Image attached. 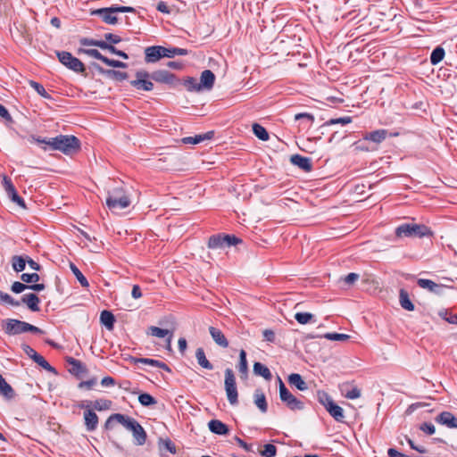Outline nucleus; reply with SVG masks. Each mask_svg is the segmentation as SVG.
<instances>
[{
  "instance_id": "nucleus-1",
  "label": "nucleus",
  "mask_w": 457,
  "mask_h": 457,
  "mask_svg": "<svg viewBox=\"0 0 457 457\" xmlns=\"http://www.w3.org/2000/svg\"><path fill=\"white\" fill-rule=\"evenodd\" d=\"M131 204V196L123 187H115L108 193L106 205L112 212L123 210Z\"/></svg>"
},
{
  "instance_id": "nucleus-2",
  "label": "nucleus",
  "mask_w": 457,
  "mask_h": 457,
  "mask_svg": "<svg viewBox=\"0 0 457 457\" xmlns=\"http://www.w3.org/2000/svg\"><path fill=\"white\" fill-rule=\"evenodd\" d=\"M47 145L54 150H59L65 154L77 153L80 148L79 139L74 136H59L48 140Z\"/></svg>"
},
{
  "instance_id": "nucleus-3",
  "label": "nucleus",
  "mask_w": 457,
  "mask_h": 457,
  "mask_svg": "<svg viewBox=\"0 0 457 457\" xmlns=\"http://www.w3.org/2000/svg\"><path fill=\"white\" fill-rule=\"evenodd\" d=\"M134 8L129 6H112L108 8H100L93 10L91 14L98 15L107 24H116L118 21L117 14L120 12H132Z\"/></svg>"
},
{
  "instance_id": "nucleus-4",
  "label": "nucleus",
  "mask_w": 457,
  "mask_h": 457,
  "mask_svg": "<svg viewBox=\"0 0 457 457\" xmlns=\"http://www.w3.org/2000/svg\"><path fill=\"white\" fill-rule=\"evenodd\" d=\"M428 233L427 227L416 223L403 224L396 228L395 235L399 238L422 237Z\"/></svg>"
},
{
  "instance_id": "nucleus-5",
  "label": "nucleus",
  "mask_w": 457,
  "mask_h": 457,
  "mask_svg": "<svg viewBox=\"0 0 457 457\" xmlns=\"http://www.w3.org/2000/svg\"><path fill=\"white\" fill-rule=\"evenodd\" d=\"M224 386L227 398L231 405L237 404L238 393L236 386V378L230 369L225 370Z\"/></svg>"
},
{
  "instance_id": "nucleus-6",
  "label": "nucleus",
  "mask_w": 457,
  "mask_h": 457,
  "mask_svg": "<svg viewBox=\"0 0 457 457\" xmlns=\"http://www.w3.org/2000/svg\"><path fill=\"white\" fill-rule=\"evenodd\" d=\"M57 56L60 62L68 69L78 73L83 72L85 71L83 62L78 58L74 57L71 53L64 51L59 52L57 53Z\"/></svg>"
},
{
  "instance_id": "nucleus-7",
  "label": "nucleus",
  "mask_w": 457,
  "mask_h": 457,
  "mask_svg": "<svg viewBox=\"0 0 457 457\" xmlns=\"http://www.w3.org/2000/svg\"><path fill=\"white\" fill-rule=\"evenodd\" d=\"M26 323L16 319H5L1 321V327L6 335L16 336L26 333Z\"/></svg>"
},
{
  "instance_id": "nucleus-8",
  "label": "nucleus",
  "mask_w": 457,
  "mask_h": 457,
  "mask_svg": "<svg viewBox=\"0 0 457 457\" xmlns=\"http://www.w3.org/2000/svg\"><path fill=\"white\" fill-rule=\"evenodd\" d=\"M135 79L131 80L130 85L137 90L152 91L154 84L150 80L151 75L145 71H137Z\"/></svg>"
},
{
  "instance_id": "nucleus-9",
  "label": "nucleus",
  "mask_w": 457,
  "mask_h": 457,
  "mask_svg": "<svg viewBox=\"0 0 457 457\" xmlns=\"http://www.w3.org/2000/svg\"><path fill=\"white\" fill-rule=\"evenodd\" d=\"M145 61L147 62H155L162 57L172 58L171 48H165L160 46H149L145 50Z\"/></svg>"
},
{
  "instance_id": "nucleus-10",
  "label": "nucleus",
  "mask_w": 457,
  "mask_h": 457,
  "mask_svg": "<svg viewBox=\"0 0 457 457\" xmlns=\"http://www.w3.org/2000/svg\"><path fill=\"white\" fill-rule=\"evenodd\" d=\"M279 384V397L280 400L285 403L290 409L292 410H301L303 409V403L297 400L286 387L285 384L278 378Z\"/></svg>"
},
{
  "instance_id": "nucleus-11",
  "label": "nucleus",
  "mask_w": 457,
  "mask_h": 457,
  "mask_svg": "<svg viewBox=\"0 0 457 457\" xmlns=\"http://www.w3.org/2000/svg\"><path fill=\"white\" fill-rule=\"evenodd\" d=\"M146 335L152 336V337H154L157 338L164 339L166 350L169 352L172 351V347H171V341L173 338L172 331H170L169 329H165V328H161L156 326H151L147 328Z\"/></svg>"
},
{
  "instance_id": "nucleus-12",
  "label": "nucleus",
  "mask_w": 457,
  "mask_h": 457,
  "mask_svg": "<svg viewBox=\"0 0 457 457\" xmlns=\"http://www.w3.org/2000/svg\"><path fill=\"white\" fill-rule=\"evenodd\" d=\"M3 185H4V190L7 194V195L9 196V198L13 203H15L18 206H20L21 209L25 210L26 204H25L24 201L22 200V198H21L19 196L12 181L5 175L3 176Z\"/></svg>"
},
{
  "instance_id": "nucleus-13",
  "label": "nucleus",
  "mask_w": 457,
  "mask_h": 457,
  "mask_svg": "<svg viewBox=\"0 0 457 457\" xmlns=\"http://www.w3.org/2000/svg\"><path fill=\"white\" fill-rule=\"evenodd\" d=\"M240 241L239 238L235 236H224V237H213L209 240V247H222L223 245H237Z\"/></svg>"
},
{
  "instance_id": "nucleus-14",
  "label": "nucleus",
  "mask_w": 457,
  "mask_h": 457,
  "mask_svg": "<svg viewBox=\"0 0 457 457\" xmlns=\"http://www.w3.org/2000/svg\"><path fill=\"white\" fill-rule=\"evenodd\" d=\"M151 78L159 83L168 84V85H175L177 80L176 77L164 70L155 71L151 74Z\"/></svg>"
},
{
  "instance_id": "nucleus-15",
  "label": "nucleus",
  "mask_w": 457,
  "mask_h": 457,
  "mask_svg": "<svg viewBox=\"0 0 457 457\" xmlns=\"http://www.w3.org/2000/svg\"><path fill=\"white\" fill-rule=\"evenodd\" d=\"M215 81V75L210 70H205L201 73L199 79V86L201 91H209L213 87Z\"/></svg>"
},
{
  "instance_id": "nucleus-16",
  "label": "nucleus",
  "mask_w": 457,
  "mask_h": 457,
  "mask_svg": "<svg viewBox=\"0 0 457 457\" xmlns=\"http://www.w3.org/2000/svg\"><path fill=\"white\" fill-rule=\"evenodd\" d=\"M114 421L121 424L128 430H132L134 425L137 422V420L132 419V418H129V417H127L125 415L117 413V414H113V415L109 417V419L107 420L106 425L109 426V425H111Z\"/></svg>"
},
{
  "instance_id": "nucleus-17",
  "label": "nucleus",
  "mask_w": 457,
  "mask_h": 457,
  "mask_svg": "<svg viewBox=\"0 0 457 457\" xmlns=\"http://www.w3.org/2000/svg\"><path fill=\"white\" fill-rule=\"evenodd\" d=\"M436 422L449 428H457V417L450 411H443L435 419Z\"/></svg>"
},
{
  "instance_id": "nucleus-18",
  "label": "nucleus",
  "mask_w": 457,
  "mask_h": 457,
  "mask_svg": "<svg viewBox=\"0 0 457 457\" xmlns=\"http://www.w3.org/2000/svg\"><path fill=\"white\" fill-rule=\"evenodd\" d=\"M80 408L86 409V411L84 413V420L85 425L87 427V430H94L96 429L97 424H98V417L97 415L89 408L88 405L85 406L83 404L79 405Z\"/></svg>"
},
{
  "instance_id": "nucleus-19",
  "label": "nucleus",
  "mask_w": 457,
  "mask_h": 457,
  "mask_svg": "<svg viewBox=\"0 0 457 457\" xmlns=\"http://www.w3.org/2000/svg\"><path fill=\"white\" fill-rule=\"evenodd\" d=\"M443 281L430 280V292L442 295L448 288H453V279L448 278H442Z\"/></svg>"
},
{
  "instance_id": "nucleus-20",
  "label": "nucleus",
  "mask_w": 457,
  "mask_h": 457,
  "mask_svg": "<svg viewBox=\"0 0 457 457\" xmlns=\"http://www.w3.org/2000/svg\"><path fill=\"white\" fill-rule=\"evenodd\" d=\"M209 333L212 340L220 347L227 348L228 346V341L227 340L223 332L215 327H209Z\"/></svg>"
},
{
  "instance_id": "nucleus-21",
  "label": "nucleus",
  "mask_w": 457,
  "mask_h": 457,
  "mask_svg": "<svg viewBox=\"0 0 457 457\" xmlns=\"http://www.w3.org/2000/svg\"><path fill=\"white\" fill-rule=\"evenodd\" d=\"M94 68L96 69V71L98 73L104 75L112 79L124 80L128 78V75L126 72H121V71H113V70H104L97 64H95Z\"/></svg>"
},
{
  "instance_id": "nucleus-22",
  "label": "nucleus",
  "mask_w": 457,
  "mask_h": 457,
  "mask_svg": "<svg viewBox=\"0 0 457 457\" xmlns=\"http://www.w3.org/2000/svg\"><path fill=\"white\" fill-rule=\"evenodd\" d=\"M155 8L159 12L169 15H176L181 11L180 6L170 4V2H157Z\"/></svg>"
},
{
  "instance_id": "nucleus-23",
  "label": "nucleus",
  "mask_w": 457,
  "mask_h": 457,
  "mask_svg": "<svg viewBox=\"0 0 457 457\" xmlns=\"http://www.w3.org/2000/svg\"><path fill=\"white\" fill-rule=\"evenodd\" d=\"M290 161L294 165L301 168L305 171H310L312 170L311 160L307 157H303L299 154H295L291 156Z\"/></svg>"
},
{
  "instance_id": "nucleus-24",
  "label": "nucleus",
  "mask_w": 457,
  "mask_h": 457,
  "mask_svg": "<svg viewBox=\"0 0 457 457\" xmlns=\"http://www.w3.org/2000/svg\"><path fill=\"white\" fill-rule=\"evenodd\" d=\"M27 288L32 289L34 291H42L45 289V285L44 284H34V285H30V286H26L25 284H23L21 282H18V281L12 283V291L14 292L15 294H20Z\"/></svg>"
},
{
  "instance_id": "nucleus-25",
  "label": "nucleus",
  "mask_w": 457,
  "mask_h": 457,
  "mask_svg": "<svg viewBox=\"0 0 457 457\" xmlns=\"http://www.w3.org/2000/svg\"><path fill=\"white\" fill-rule=\"evenodd\" d=\"M133 436L138 445H142L145 443L146 434L143 427L137 421L132 430Z\"/></svg>"
},
{
  "instance_id": "nucleus-26",
  "label": "nucleus",
  "mask_w": 457,
  "mask_h": 457,
  "mask_svg": "<svg viewBox=\"0 0 457 457\" xmlns=\"http://www.w3.org/2000/svg\"><path fill=\"white\" fill-rule=\"evenodd\" d=\"M213 137V132L212 131H209L205 134H203V135H196L195 137H184L181 139V142L183 144H193V145H196V144H199L204 140H208V139H211L212 137Z\"/></svg>"
},
{
  "instance_id": "nucleus-27",
  "label": "nucleus",
  "mask_w": 457,
  "mask_h": 457,
  "mask_svg": "<svg viewBox=\"0 0 457 457\" xmlns=\"http://www.w3.org/2000/svg\"><path fill=\"white\" fill-rule=\"evenodd\" d=\"M209 429L217 435H225L228 433L227 426L218 420H212L208 423Z\"/></svg>"
},
{
  "instance_id": "nucleus-28",
  "label": "nucleus",
  "mask_w": 457,
  "mask_h": 457,
  "mask_svg": "<svg viewBox=\"0 0 457 457\" xmlns=\"http://www.w3.org/2000/svg\"><path fill=\"white\" fill-rule=\"evenodd\" d=\"M22 303H26L27 306L33 312L39 310L38 303L39 298L35 294L25 295L21 298Z\"/></svg>"
},
{
  "instance_id": "nucleus-29",
  "label": "nucleus",
  "mask_w": 457,
  "mask_h": 457,
  "mask_svg": "<svg viewBox=\"0 0 457 457\" xmlns=\"http://www.w3.org/2000/svg\"><path fill=\"white\" fill-rule=\"evenodd\" d=\"M399 302L401 306L407 311H413L414 305L411 303L407 291L402 288L399 292Z\"/></svg>"
},
{
  "instance_id": "nucleus-30",
  "label": "nucleus",
  "mask_w": 457,
  "mask_h": 457,
  "mask_svg": "<svg viewBox=\"0 0 457 457\" xmlns=\"http://www.w3.org/2000/svg\"><path fill=\"white\" fill-rule=\"evenodd\" d=\"M253 397L255 405L262 412L265 413L268 410V404L264 394L260 390H256Z\"/></svg>"
},
{
  "instance_id": "nucleus-31",
  "label": "nucleus",
  "mask_w": 457,
  "mask_h": 457,
  "mask_svg": "<svg viewBox=\"0 0 457 457\" xmlns=\"http://www.w3.org/2000/svg\"><path fill=\"white\" fill-rule=\"evenodd\" d=\"M288 382L292 386H295L300 391H305L307 389L306 383L304 382L303 378L297 373H293L289 375Z\"/></svg>"
},
{
  "instance_id": "nucleus-32",
  "label": "nucleus",
  "mask_w": 457,
  "mask_h": 457,
  "mask_svg": "<svg viewBox=\"0 0 457 457\" xmlns=\"http://www.w3.org/2000/svg\"><path fill=\"white\" fill-rule=\"evenodd\" d=\"M386 137V131L384 129L375 130L364 136L365 140H370L374 143H381Z\"/></svg>"
},
{
  "instance_id": "nucleus-33",
  "label": "nucleus",
  "mask_w": 457,
  "mask_h": 457,
  "mask_svg": "<svg viewBox=\"0 0 457 457\" xmlns=\"http://www.w3.org/2000/svg\"><path fill=\"white\" fill-rule=\"evenodd\" d=\"M100 321L107 329L112 330L113 328L115 319L111 312L103 311L100 315Z\"/></svg>"
},
{
  "instance_id": "nucleus-34",
  "label": "nucleus",
  "mask_w": 457,
  "mask_h": 457,
  "mask_svg": "<svg viewBox=\"0 0 457 457\" xmlns=\"http://www.w3.org/2000/svg\"><path fill=\"white\" fill-rule=\"evenodd\" d=\"M0 394L7 398L12 399L14 396V391L12 387L5 381V379L0 374Z\"/></svg>"
},
{
  "instance_id": "nucleus-35",
  "label": "nucleus",
  "mask_w": 457,
  "mask_h": 457,
  "mask_svg": "<svg viewBox=\"0 0 457 457\" xmlns=\"http://www.w3.org/2000/svg\"><path fill=\"white\" fill-rule=\"evenodd\" d=\"M195 357L197 360L198 364L206 369V370H212V365L210 363V361L207 360L203 348H197L195 351Z\"/></svg>"
},
{
  "instance_id": "nucleus-36",
  "label": "nucleus",
  "mask_w": 457,
  "mask_h": 457,
  "mask_svg": "<svg viewBox=\"0 0 457 457\" xmlns=\"http://www.w3.org/2000/svg\"><path fill=\"white\" fill-rule=\"evenodd\" d=\"M445 52L442 46L436 47L430 54V62L434 65L438 64L445 58Z\"/></svg>"
},
{
  "instance_id": "nucleus-37",
  "label": "nucleus",
  "mask_w": 457,
  "mask_h": 457,
  "mask_svg": "<svg viewBox=\"0 0 457 457\" xmlns=\"http://www.w3.org/2000/svg\"><path fill=\"white\" fill-rule=\"evenodd\" d=\"M253 372L254 374L262 376L267 380L271 378V373L270 370L260 362H255L253 364Z\"/></svg>"
},
{
  "instance_id": "nucleus-38",
  "label": "nucleus",
  "mask_w": 457,
  "mask_h": 457,
  "mask_svg": "<svg viewBox=\"0 0 457 457\" xmlns=\"http://www.w3.org/2000/svg\"><path fill=\"white\" fill-rule=\"evenodd\" d=\"M253 132L262 141L269 140V133L266 129L258 123L253 125Z\"/></svg>"
},
{
  "instance_id": "nucleus-39",
  "label": "nucleus",
  "mask_w": 457,
  "mask_h": 457,
  "mask_svg": "<svg viewBox=\"0 0 457 457\" xmlns=\"http://www.w3.org/2000/svg\"><path fill=\"white\" fill-rule=\"evenodd\" d=\"M327 411L337 420V421H343L345 416H344V411L343 409L337 405V403L332 404L330 408L327 410Z\"/></svg>"
},
{
  "instance_id": "nucleus-40",
  "label": "nucleus",
  "mask_w": 457,
  "mask_h": 457,
  "mask_svg": "<svg viewBox=\"0 0 457 457\" xmlns=\"http://www.w3.org/2000/svg\"><path fill=\"white\" fill-rule=\"evenodd\" d=\"M158 445H159V448L161 450L162 449H166L167 451H169L172 454H175L176 452H177L175 445L168 437L159 438Z\"/></svg>"
},
{
  "instance_id": "nucleus-41",
  "label": "nucleus",
  "mask_w": 457,
  "mask_h": 457,
  "mask_svg": "<svg viewBox=\"0 0 457 457\" xmlns=\"http://www.w3.org/2000/svg\"><path fill=\"white\" fill-rule=\"evenodd\" d=\"M184 86L189 92H201L199 82L193 77H188L184 80Z\"/></svg>"
},
{
  "instance_id": "nucleus-42",
  "label": "nucleus",
  "mask_w": 457,
  "mask_h": 457,
  "mask_svg": "<svg viewBox=\"0 0 457 457\" xmlns=\"http://www.w3.org/2000/svg\"><path fill=\"white\" fill-rule=\"evenodd\" d=\"M318 398L320 403L325 407L326 410L330 408L332 404L335 403L331 396L324 391L318 392Z\"/></svg>"
},
{
  "instance_id": "nucleus-43",
  "label": "nucleus",
  "mask_w": 457,
  "mask_h": 457,
  "mask_svg": "<svg viewBox=\"0 0 457 457\" xmlns=\"http://www.w3.org/2000/svg\"><path fill=\"white\" fill-rule=\"evenodd\" d=\"M70 268H71L72 273L74 274V276L76 277V278L78 279V281L80 283V285L83 287H88V286H89L88 281L85 278V276L81 273V271L73 263L70 264Z\"/></svg>"
},
{
  "instance_id": "nucleus-44",
  "label": "nucleus",
  "mask_w": 457,
  "mask_h": 457,
  "mask_svg": "<svg viewBox=\"0 0 457 457\" xmlns=\"http://www.w3.org/2000/svg\"><path fill=\"white\" fill-rule=\"evenodd\" d=\"M27 261L22 256H13L12 259V268L15 271L20 272L25 269Z\"/></svg>"
},
{
  "instance_id": "nucleus-45",
  "label": "nucleus",
  "mask_w": 457,
  "mask_h": 457,
  "mask_svg": "<svg viewBox=\"0 0 457 457\" xmlns=\"http://www.w3.org/2000/svg\"><path fill=\"white\" fill-rule=\"evenodd\" d=\"M239 371L246 376L248 372L247 360H246V353L245 350H241L239 353V364H238Z\"/></svg>"
},
{
  "instance_id": "nucleus-46",
  "label": "nucleus",
  "mask_w": 457,
  "mask_h": 457,
  "mask_svg": "<svg viewBox=\"0 0 457 457\" xmlns=\"http://www.w3.org/2000/svg\"><path fill=\"white\" fill-rule=\"evenodd\" d=\"M112 402L107 399H98L92 403V407L96 411H105L111 408Z\"/></svg>"
},
{
  "instance_id": "nucleus-47",
  "label": "nucleus",
  "mask_w": 457,
  "mask_h": 457,
  "mask_svg": "<svg viewBox=\"0 0 457 457\" xmlns=\"http://www.w3.org/2000/svg\"><path fill=\"white\" fill-rule=\"evenodd\" d=\"M78 53L79 54H86V55H88V56H91L95 59H97V60H100V61H103L104 59V55L96 49H87V48H79L78 50Z\"/></svg>"
},
{
  "instance_id": "nucleus-48",
  "label": "nucleus",
  "mask_w": 457,
  "mask_h": 457,
  "mask_svg": "<svg viewBox=\"0 0 457 457\" xmlns=\"http://www.w3.org/2000/svg\"><path fill=\"white\" fill-rule=\"evenodd\" d=\"M295 318L298 323L305 325L312 320L313 315L310 312H297L295 313Z\"/></svg>"
},
{
  "instance_id": "nucleus-49",
  "label": "nucleus",
  "mask_w": 457,
  "mask_h": 457,
  "mask_svg": "<svg viewBox=\"0 0 457 457\" xmlns=\"http://www.w3.org/2000/svg\"><path fill=\"white\" fill-rule=\"evenodd\" d=\"M140 363L158 367L164 370L170 371V368L164 362L159 361L157 360L143 358V361H140Z\"/></svg>"
},
{
  "instance_id": "nucleus-50",
  "label": "nucleus",
  "mask_w": 457,
  "mask_h": 457,
  "mask_svg": "<svg viewBox=\"0 0 457 457\" xmlns=\"http://www.w3.org/2000/svg\"><path fill=\"white\" fill-rule=\"evenodd\" d=\"M139 403L144 406H150L156 403V400L149 394L144 393L138 396Z\"/></svg>"
},
{
  "instance_id": "nucleus-51",
  "label": "nucleus",
  "mask_w": 457,
  "mask_h": 457,
  "mask_svg": "<svg viewBox=\"0 0 457 457\" xmlns=\"http://www.w3.org/2000/svg\"><path fill=\"white\" fill-rule=\"evenodd\" d=\"M32 360L35 362H37L39 366H41L44 370L48 371H54V369L40 354L37 353Z\"/></svg>"
},
{
  "instance_id": "nucleus-52",
  "label": "nucleus",
  "mask_w": 457,
  "mask_h": 457,
  "mask_svg": "<svg viewBox=\"0 0 457 457\" xmlns=\"http://www.w3.org/2000/svg\"><path fill=\"white\" fill-rule=\"evenodd\" d=\"M21 278L24 283L34 285V284H37V282L39 280L40 278L37 273H31V274L23 273L21 276Z\"/></svg>"
},
{
  "instance_id": "nucleus-53",
  "label": "nucleus",
  "mask_w": 457,
  "mask_h": 457,
  "mask_svg": "<svg viewBox=\"0 0 457 457\" xmlns=\"http://www.w3.org/2000/svg\"><path fill=\"white\" fill-rule=\"evenodd\" d=\"M0 303L11 306H18L19 303L15 301L10 295L0 291Z\"/></svg>"
},
{
  "instance_id": "nucleus-54",
  "label": "nucleus",
  "mask_w": 457,
  "mask_h": 457,
  "mask_svg": "<svg viewBox=\"0 0 457 457\" xmlns=\"http://www.w3.org/2000/svg\"><path fill=\"white\" fill-rule=\"evenodd\" d=\"M276 453L277 448L271 444L265 445L264 449L261 452L262 457H275Z\"/></svg>"
},
{
  "instance_id": "nucleus-55",
  "label": "nucleus",
  "mask_w": 457,
  "mask_h": 457,
  "mask_svg": "<svg viewBox=\"0 0 457 457\" xmlns=\"http://www.w3.org/2000/svg\"><path fill=\"white\" fill-rule=\"evenodd\" d=\"M29 85L32 88H34L37 93L38 95H40L41 96L45 97V98H48L49 97V95L47 94V92L46 91V89L44 88V87L42 85H40L39 83L34 81V80H30L29 81Z\"/></svg>"
},
{
  "instance_id": "nucleus-56",
  "label": "nucleus",
  "mask_w": 457,
  "mask_h": 457,
  "mask_svg": "<svg viewBox=\"0 0 457 457\" xmlns=\"http://www.w3.org/2000/svg\"><path fill=\"white\" fill-rule=\"evenodd\" d=\"M325 338L332 341H345L347 340L350 337L346 334L340 333H327L324 336Z\"/></svg>"
},
{
  "instance_id": "nucleus-57",
  "label": "nucleus",
  "mask_w": 457,
  "mask_h": 457,
  "mask_svg": "<svg viewBox=\"0 0 457 457\" xmlns=\"http://www.w3.org/2000/svg\"><path fill=\"white\" fill-rule=\"evenodd\" d=\"M104 63H105L108 66L113 67V68H127V64L125 62L116 61V60H111L107 57H104L103 61Z\"/></svg>"
},
{
  "instance_id": "nucleus-58",
  "label": "nucleus",
  "mask_w": 457,
  "mask_h": 457,
  "mask_svg": "<svg viewBox=\"0 0 457 457\" xmlns=\"http://www.w3.org/2000/svg\"><path fill=\"white\" fill-rule=\"evenodd\" d=\"M79 43L83 46H98V47H100V45L103 44V40H94V39L84 37L79 40Z\"/></svg>"
},
{
  "instance_id": "nucleus-59",
  "label": "nucleus",
  "mask_w": 457,
  "mask_h": 457,
  "mask_svg": "<svg viewBox=\"0 0 457 457\" xmlns=\"http://www.w3.org/2000/svg\"><path fill=\"white\" fill-rule=\"evenodd\" d=\"M352 122V118L349 116L338 118V119H331L326 124L327 125H335V124H349Z\"/></svg>"
},
{
  "instance_id": "nucleus-60",
  "label": "nucleus",
  "mask_w": 457,
  "mask_h": 457,
  "mask_svg": "<svg viewBox=\"0 0 457 457\" xmlns=\"http://www.w3.org/2000/svg\"><path fill=\"white\" fill-rule=\"evenodd\" d=\"M262 336L265 341L269 343H274L276 339V334L272 329H264L262 331Z\"/></svg>"
},
{
  "instance_id": "nucleus-61",
  "label": "nucleus",
  "mask_w": 457,
  "mask_h": 457,
  "mask_svg": "<svg viewBox=\"0 0 457 457\" xmlns=\"http://www.w3.org/2000/svg\"><path fill=\"white\" fill-rule=\"evenodd\" d=\"M361 390L358 387H353L346 393L345 397L353 400L361 397Z\"/></svg>"
},
{
  "instance_id": "nucleus-62",
  "label": "nucleus",
  "mask_w": 457,
  "mask_h": 457,
  "mask_svg": "<svg viewBox=\"0 0 457 457\" xmlns=\"http://www.w3.org/2000/svg\"><path fill=\"white\" fill-rule=\"evenodd\" d=\"M96 384V378H92V379H89V380H87V381L80 382L79 384V387L81 388V389L82 388L90 389Z\"/></svg>"
},
{
  "instance_id": "nucleus-63",
  "label": "nucleus",
  "mask_w": 457,
  "mask_h": 457,
  "mask_svg": "<svg viewBox=\"0 0 457 457\" xmlns=\"http://www.w3.org/2000/svg\"><path fill=\"white\" fill-rule=\"evenodd\" d=\"M0 116L7 121H12V116L10 115L7 109L0 104Z\"/></svg>"
},
{
  "instance_id": "nucleus-64",
  "label": "nucleus",
  "mask_w": 457,
  "mask_h": 457,
  "mask_svg": "<svg viewBox=\"0 0 457 457\" xmlns=\"http://www.w3.org/2000/svg\"><path fill=\"white\" fill-rule=\"evenodd\" d=\"M104 37L107 41H109L112 44H118L121 40L119 36L111 33L105 34Z\"/></svg>"
}]
</instances>
